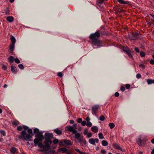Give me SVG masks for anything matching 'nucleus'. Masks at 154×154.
Instances as JSON below:
<instances>
[{
  "instance_id": "obj_42",
  "label": "nucleus",
  "mask_w": 154,
  "mask_h": 154,
  "mask_svg": "<svg viewBox=\"0 0 154 154\" xmlns=\"http://www.w3.org/2000/svg\"><path fill=\"white\" fill-rule=\"evenodd\" d=\"M125 87L127 89H129L130 87V85L129 84H126Z\"/></svg>"
},
{
  "instance_id": "obj_35",
  "label": "nucleus",
  "mask_w": 154,
  "mask_h": 154,
  "mask_svg": "<svg viewBox=\"0 0 154 154\" xmlns=\"http://www.w3.org/2000/svg\"><path fill=\"white\" fill-rule=\"evenodd\" d=\"M140 55L142 57H144L145 56V54L144 52H140Z\"/></svg>"
},
{
  "instance_id": "obj_54",
  "label": "nucleus",
  "mask_w": 154,
  "mask_h": 154,
  "mask_svg": "<svg viewBox=\"0 0 154 154\" xmlns=\"http://www.w3.org/2000/svg\"><path fill=\"white\" fill-rule=\"evenodd\" d=\"M114 95L116 97H117L119 96V93L118 92H116L115 94Z\"/></svg>"
},
{
  "instance_id": "obj_48",
  "label": "nucleus",
  "mask_w": 154,
  "mask_h": 154,
  "mask_svg": "<svg viewBox=\"0 0 154 154\" xmlns=\"http://www.w3.org/2000/svg\"><path fill=\"white\" fill-rule=\"evenodd\" d=\"M141 75L140 74L138 73L136 75V77L137 78L139 79H140L141 78Z\"/></svg>"
},
{
  "instance_id": "obj_51",
  "label": "nucleus",
  "mask_w": 154,
  "mask_h": 154,
  "mask_svg": "<svg viewBox=\"0 0 154 154\" xmlns=\"http://www.w3.org/2000/svg\"><path fill=\"white\" fill-rule=\"evenodd\" d=\"M0 133L3 136H5V133L4 131H0Z\"/></svg>"
},
{
  "instance_id": "obj_1",
  "label": "nucleus",
  "mask_w": 154,
  "mask_h": 154,
  "mask_svg": "<svg viewBox=\"0 0 154 154\" xmlns=\"http://www.w3.org/2000/svg\"><path fill=\"white\" fill-rule=\"evenodd\" d=\"M102 33L101 31L98 30L90 35L89 38L91 40V43L93 46H97V48L100 46L101 42L98 38Z\"/></svg>"
},
{
  "instance_id": "obj_34",
  "label": "nucleus",
  "mask_w": 154,
  "mask_h": 154,
  "mask_svg": "<svg viewBox=\"0 0 154 154\" xmlns=\"http://www.w3.org/2000/svg\"><path fill=\"white\" fill-rule=\"evenodd\" d=\"M92 123L90 122H88L86 123V125L88 127H90L92 126Z\"/></svg>"
},
{
  "instance_id": "obj_60",
  "label": "nucleus",
  "mask_w": 154,
  "mask_h": 154,
  "mask_svg": "<svg viewBox=\"0 0 154 154\" xmlns=\"http://www.w3.org/2000/svg\"><path fill=\"white\" fill-rule=\"evenodd\" d=\"M151 154H154V148H153V149H152V150L151 151Z\"/></svg>"
},
{
  "instance_id": "obj_64",
  "label": "nucleus",
  "mask_w": 154,
  "mask_h": 154,
  "mask_svg": "<svg viewBox=\"0 0 154 154\" xmlns=\"http://www.w3.org/2000/svg\"><path fill=\"white\" fill-rule=\"evenodd\" d=\"M67 154H72V153L69 151Z\"/></svg>"
},
{
  "instance_id": "obj_18",
  "label": "nucleus",
  "mask_w": 154,
  "mask_h": 154,
  "mask_svg": "<svg viewBox=\"0 0 154 154\" xmlns=\"http://www.w3.org/2000/svg\"><path fill=\"white\" fill-rule=\"evenodd\" d=\"M14 44H11L9 46L10 52L12 53L14 49Z\"/></svg>"
},
{
  "instance_id": "obj_58",
  "label": "nucleus",
  "mask_w": 154,
  "mask_h": 154,
  "mask_svg": "<svg viewBox=\"0 0 154 154\" xmlns=\"http://www.w3.org/2000/svg\"><path fill=\"white\" fill-rule=\"evenodd\" d=\"M105 0H100L98 2L100 4H101Z\"/></svg>"
},
{
  "instance_id": "obj_45",
  "label": "nucleus",
  "mask_w": 154,
  "mask_h": 154,
  "mask_svg": "<svg viewBox=\"0 0 154 154\" xmlns=\"http://www.w3.org/2000/svg\"><path fill=\"white\" fill-rule=\"evenodd\" d=\"M82 118H79L78 119L77 122L78 123H82Z\"/></svg>"
},
{
  "instance_id": "obj_13",
  "label": "nucleus",
  "mask_w": 154,
  "mask_h": 154,
  "mask_svg": "<svg viewBox=\"0 0 154 154\" xmlns=\"http://www.w3.org/2000/svg\"><path fill=\"white\" fill-rule=\"evenodd\" d=\"M113 146L115 149L122 151V148L120 147L117 143H113Z\"/></svg>"
},
{
  "instance_id": "obj_21",
  "label": "nucleus",
  "mask_w": 154,
  "mask_h": 154,
  "mask_svg": "<svg viewBox=\"0 0 154 154\" xmlns=\"http://www.w3.org/2000/svg\"><path fill=\"white\" fill-rule=\"evenodd\" d=\"M117 0L119 3L122 4H126L128 3V2L127 1H124V0Z\"/></svg>"
},
{
  "instance_id": "obj_43",
  "label": "nucleus",
  "mask_w": 154,
  "mask_h": 154,
  "mask_svg": "<svg viewBox=\"0 0 154 154\" xmlns=\"http://www.w3.org/2000/svg\"><path fill=\"white\" fill-rule=\"evenodd\" d=\"M132 38L131 39V40H136L137 39V37L135 35H133Z\"/></svg>"
},
{
  "instance_id": "obj_57",
  "label": "nucleus",
  "mask_w": 154,
  "mask_h": 154,
  "mask_svg": "<svg viewBox=\"0 0 154 154\" xmlns=\"http://www.w3.org/2000/svg\"><path fill=\"white\" fill-rule=\"evenodd\" d=\"M101 152L103 154H105L106 153V151L104 150H101Z\"/></svg>"
},
{
  "instance_id": "obj_11",
  "label": "nucleus",
  "mask_w": 154,
  "mask_h": 154,
  "mask_svg": "<svg viewBox=\"0 0 154 154\" xmlns=\"http://www.w3.org/2000/svg\"><path fill=\"white\" fill-rule=\"evenodd\" d=\"M60 151L62 152V153H65L67 154L70 151L66 148L62 147L59 149L58 151Z\"/></svg>"
},
{
  "instance_id": "obj_40",
  "label": "nucleus",
  "mask_w": 154,
  "mask_h": 154,
  "mask_svg": "<svg viewBox=\"0 0 154 154\" xmlns=\"http://www.w3.org/2000/svg\"><path fill=\"white\" fill-rule=\"evenodd\" d=\"M83 133L85 135H86V134H87L88 133V129H85Z\"/></svg>"
},
{
  "instance_id": "obj_8",
  "label": "nucleus",
  "mask_w": 154,
  "mask_h": 154,
  "mask_svg": "<svg viewBox=\"0 0 154 154\" xmlns=\"http://www.w3.org/2000/svg\"><path fill=\"white\" fill-rule=\"evenodd\" d=\"M99 108L98 105H95L92 106V113L93 114L96 115V112Z\"/></svg>"
},
{
  "instance_id": "obj_52",
  "label": "nucleus",
  "mask_w": 154,
  "mask_h": 154,
  "mask_svg": "<svg viewBox=\"0 0 154 154\" xmlns=\"http://www.w3.org/2000/svg\"><path fill=\"white\" fill-rule=\"evenodd\" d=\"M134 50L136 51L137 53H139V49L137 47H136L134 48Z\"/></svg>"
},
{
  "instance_id": "obj_4",
  "label": "nucleus",
  "mask_w": 154,
  "mask_h": 154,
  "mask_svg": "<svg viewBox=\"0 0 154 154\" xmlns=\"http://www.w3.org/2000/svg\"><path fill=\"white\" fill-rule=\"evenodd\" d=\"M34 140V142L35 146H38L39 148H41L42 147L43 144L42 142L44 139L43 135L38 136Z\"/></svg>"
},
{
  "instance_id": "obj_29",
  "label": "nucleus",
  "mask_w": 154,
  "mask_h": 154,
  "mask_svg": "<svg viewBox=\"0 0 154 154\" xmlns=\"http://www.w3.org/2000/svg\"><path fill=\"white\" fill-rule=\"evenodd\" d=\"M109 125L111 129L113 128L115 126L114 124L113 123H109Z\"/></svg>"
},
{
  "instance_id": "obj_36",
  "label": "nucleus",
  "mask_w": 154,
  "mask_h": 154,
  "mask_svg": "<svg viewBox=\"0 0 154 154\" xmlns=\"http://www.w3.org/2000/svg\"><path fill=\"white\" fill-rule=\"evenodd\" d=\"M18 66L20 69H24L23 66L22 64H20L18 65Z\"/></svg>"
},
{
  "instance_id": "obj_47",
  "label": "nucleus",
  "mask_w": 154,
  "mask_h": 154,
  "mask_svg": "<svg viewBox=\"0 0 154 154\" xmlns=\"http://www.w3.org/2000/svg\"><path fill=\"white\" fill-rule=\"evenodd\" d=\"M139 67L143 69H144L145 67V66L143 64H140L139 65Z\"/></svg>"
},
{
  "instance_id": "obj_9",
  "label": "nucleus",
  "mask_w": 154,
  "mask_h": 154,
  "mask_svg": "<svg viewBox=\"0 0 154 154\" xmlns=\"http://www.w3.org/2000/svg\"><path fill=\"white\" fill-rule=\"evenodd\" d=\"M34 133L36 134L35 135V137H37L38 136L42 135L43 133L42 132L40 131L39 130L35 128L34 129Z\"/></svg>"
},
{
  "instance_id": "obj_28",
  "label": "nucleus",
  "mask_w": 154,
  "mask_h": 154,
  "mask_svg": "<svg viewBox=\"0 0 154 154\" xmlns=\"http://www.w3.org/2000/svg\"><path fill=\"white\" fill-rule=\"evenodd\" d=\"M98 137L100 139H102L104 138V137L103 134L101 133H99L98 134Z\"/></svg>"
},
{
  "instance_id": "obj_56",
  "label": "nucleus",
  "mask_w": 154,
  "mask_h": 154,
  "mask_svg": "<svg viewBox=\"0 0 154 154\" xmlns=\"http://www.w3.org/2000/svg\"><path fill=\"white\" fill-rule=\"evenodd\" d=\"M90 118L89 117H87L85 119V120L87 122H90Z\"/></svg>"
},
{
  "instance_id": "obj_44",
  "label": "nucleus",
  "mask_w": 154,
  "mask_h": 154,
  "mask_svg": "<svg viewBox=\"0 0 154 154\" xmlns=\"http://www.w3.org/2000/svg\"><path fill=\"white\" fill-rule=\"evenodd\" d=\"M23 128L25 130H27L29 128V127L25 125H23Z\"/></svg>"
},
{
  "instance_id": "obj_15",
  "label": "nucleus",
  "mask_w": 154,
  "mask_h": 154,
  "mask_svg": "<svg viewBox=\"0 0 154 154\" xmlns=\"http://www.w3.org/2000/svg\"><path fill=\"white\" fill-rule=\"evenodd\" d=\"M54 131L55 133L58 135H61L62 133V131L61 130H59L58 128L54 129Z\"/></svg>"
},
{
  "instance_id": "obj_16",
  "label": "nucleus",
  "mask_w": 154,
  "mask_h": 154,
  "mask_svg": "<svg viewBox=\"0 0 154 154\" xmlns=\"http://www.w3.org/2000/svg\"><path fill=\"white\" fill-rule=\"evenodd\" d=\"M11 68L12 72L14 73H16L17 72V68L16 67L11 66Z\"/></svg>"
},
{
  "instance_id": "obj_3",
  "label": "nucleus",
  "mask_w": 154,
  "mask_h": 154,
  "mask_svg": "<svg viewBox=\"0 0 154 154\" xmlns=\"http://www.w3.org/2000/svg\"><path fill=\"white\" fill-rule=\"evenodd\" d=\"M45 144H43L42 147L38 149L39 152H43L45 154H54L55 153V151L51 150V149L50 145L48 143H45Z\"/></svg>"
},
{
  "instance_id": "obj_31",
  "label": "nucleus",
  "mask_w": 154,
  "mask_h": 154,
  "mask_svg": "<svg viewBox=\"0 0 154 154\" xmlns=\"http://www.w3.org/2000/svg\"><path fill=\"white\" fill-rule=\"evenodd\" d=\"M12 124L14 125L17 126L19 124V122L17 121H15L12 122Z\"/></svg>"
},
{
  "instance_id": "obj_41",
  "label": "nucleus",
  "mask_w": 154,
  "mask_h": 154,
  "mask_svg": "<svg viewBox=\"0 0 154 154\" xmlns=\"http://www.w3.org/2000/svg\"><path fill=\"white\" fill-rule=\"evenodd\" d=\"M57 75L59 77L61 78L63 76V74L61 72H58L57 73Z\"/></svg>"
},
{
  "instance_id": "obj_17",
  "label": "nucleus",
  "mask_w": 154,
  "mask_h": 154,
  "mask_svg": "<svg viewBox=\"0 0 154 154\" xmlns=\"http://www.w3.org/2000/svg\"><path fill=\"white\" fill-rule=\"evenodd\" d=\"M91 130L95 133L97 132L98 131V128L97 126H93L91 128Z\"/></svg>"
},
{
  "instance_id": "obj_6",
  "label": "nucleus",
  "mask_w": 154,
  "mask_h": 154,
  "mask_svg": "<svg viewBox=\"0 0 154 154\" xmlns=\"http://www.w3.org/2000/svg\"><path fill=\"white\" fill-rule=\"evenodd\" d=\"M77 125L76 124H74L72 126H68L66 127V130L69 132H72V134H74L77 132L76 127Z\"/></svg>"
},
{
  "instance_id": "obj_39",
  "label": "nucleus",
  "mask_w": 154,
  "mask_h": 154,
  "mask_svg": "<svg viewBox=\"0 0 154 154\" xmlns=\"http://www.w3.org/2000/svg\"><path fill=\"white\" fill-rule=\"evenodd\" d=\"M88 138H90L92 136V134L91 133L89 132L86 135Z\"/></svg>"
},
{
  "instance_id": "obj_26",
  "label": "nucleus",
  "mask_w": 154,
  "mask_h": 154,
  "mask_svg": "<svg viewBox=\"0 0 154 154\" xmlns=\"http://www.w3.org/2000/svg\"><path fill=\"white\" fill-rule=\"evenodd\" d=\"M10 152L12 154H14L16 151V148L14 147H12L10 150Z\"/></svg>"
},
{
  "instance_id": "obj_32",
  "label": "nucleus",
  "mask_w": 154,
  "mask_h": 154,
  "mask_svg": "<svg viewBox=\"0 0 154 154\" xmlns=\"http://www.w3.org/2000/svg\"><path fill=\"white\" fill-rule=\"evenodd\" d=\"M147 82L148 85H150L152 84V79H148L147 80Z\"/></svg>"
},
{
  "instance_id": "obj_55",
  "label": "nucleus",
  "mask_w": 154,
  "mask_h": 154,
  "mask_svg": "<svg viewBox=\"0 0 154 154\" xmlns=\"http://www.w3.org/2000/svg\"><path fill=\"white\" fill-rule=\"evenodd\" d=\"M2 68L4 70H6L7 69V67L5 65H3L2 66Z\"/></svg>"
},
{
  "instance_id": "obj_27",
  "label": "nucleus",
  "mask_w": 154,
  "mask_h": 154,
  "mask_svg": "<svg viewBox=\"0 0 154 154\" xmlns=\"http://www.w3.org/2000/svg\"><path fill=\"white\" fill-rule=\"evenodd\" d=\"M75 150L80 154H85V152L80 151L79 149H75Z\"/></svg>"
},
{
  "instance_id": "obj_23",
  "label": "nucleus",
  "mask_w": 154,
  "mask_h": 154,
  "mask_svg": "<svg viewBox=\"0 0 154 154\" xmlns=\"http://www.w3.org/2000/svg\"><path fill=\"white\" fill-rule=\"evenodd\" d=\"M8 59L10 63H12L14 60V57L12 56H11L8 57Z\"/></svg>"
},
{
  "instance_id": "obj_38",
  "label": "nucleus",
  "mask_w": 154,
  "mask_h": 154,
  "mask_svg": "<svg viewBox=\"0 0 154 154\" xmlns=\"http://www.w3.org/2000/svg\"><path fill=\"white\" fill-rule=\"evenodd\" d=\"M14 61L15 62L17 63L18 64L20 63V60H19V59H18L17 58L14 59Z\"/></svg>"
},
{
  "instance_id": "obj_46",
  "label": "nucleus",
  "mask_w": 154,
  "mask_h": 154,
  "mask_svg": "<svg viewBox=\"0 0 154 154\" xmlns=\"http://www.w3.org/2000/svg\"><path fill=\"white\" fill-rule=\"evenodd\" d=\"M81 124L82 126H85L86 125V122L85 121H82Z\"/></svg>"
},
{
  "instance_id": "obj_53",
  "label": "nucleus",
  "mask_w": 154,
  "mask_h": 154,
  "mask_svg": "<svg viewBox=\"0 0 154 154\" xmlns=\"http://www.w3.org/2000/svg\"><path fill=\"white\" fill-rule=\"evenodd\" d=\"M120 90L122 91L123 92L125 90V88L124 87L122 86L121 87Z\"/></svg>"
},
{
  "instance_id": "obj_5",
  "label": "nucleus",
  "mask_w": 154,
  "mask_h": 154,
  "mask_svg": "<svg viewBox=\"0 0 154 154\" xmlns=\"http://www.w3.org/2000/svg\"><path fill=\"white\" fill-rule=\"evenodd\" d=\"M53 137V134L52 133H46L45 134L44 137L45 140L44 141V143H48L49 144H51L52 142L50 139L52 138Z\"/></svg>"
},
{
  "instance_id": "obj_10",
  "label": "nucleus",
  "mask_w": 154,
  "mask_h": 154,
  "mask_svg": "<svg viewBox=\"0 0 154 154\" xmlns=\"http://www.w3.org/2000/svg\"><path fill=\"white\" fill-rule=\"evenodd\" d=\"M89 142L90 144L92 145H94L95 142L97 143H98L99 140L97 138H95V139L91 138L89 139Z\"/></svg>"
},
{
  "instance_id": "obj_59",
  "label": "nucleus",
  "mask_w": 154,
  "mask_h": 154,
  "mask_svg": "<svg viewBox=\"0 0 154 154\" xmlns=\"http://www.w3.org/2000/svg\"><path fill=\"white\" fill-rule=\"evenodd\" d=\"M74 121L73 120H71L70 121V123L71 124H74Z\"/></svg>"
},
{
  "instance_id": "obj_37",
  "label": "nucleus",
  "mask_w": 154,
  "mask_h": 154,
  "mask_svg": "<svg viewBox=\"0 0 154 154\" xmlns=\"http://www.w3.org/2000/svg\"><path fill=\"white\" fill-rule=\"evenodd\" d=\"M23 128V127L21 126H19L17 127V130L18 131H22Z\"/></svg>"
},
{
  "instance_id": "obj_2",
  "label": "nucleus",
  "mask_w": 154,
  "mask_h": 154,
  "mask_svg": "<svg viewBox=\"0 0 154 154\" xmlns=\"http://www.w3.org/2000/svg\"><path fill=\"white\" fill-rule=\"evenodd\" d=\"M27 132L28 134H27L25 131H22L21 134L18 136L19 138L26 141L29 140V139L32 137L30 134L32 133V131L31 129L28 128Z\"/></svg>"
},
{
  "instance_id": "obj_63",
  "label": "nucleus",
  "mask_w": 154,
  "mask_h": 154,
  "mask_svg": "<svg viewBox=\"0 0 154 154\" xmlns=\"http://www.w3.org/2000/svg\"><path fill=\"white\" fill-rule=\"evenodd\" d=\"M150 15L151 17H152L154 18V15L151 14H150Z\"/></svg>"
},
{
  "instance_id": "obj_22",
  "label": "nucleus",
  "mask_w": 154,
  "mask_h": 154,
  "mask_svg": "<svg viewBox=\"0 0 154 154\" xmlns=\"http://www.w3.org/2000/svg\"><path fill=\"white\" fill-rule=\"evenodd\" d=\"M83 138H82L79 140V143L81 144L85 145L86 144V141L85 140H83Z\"/></svg>"
},
{
  "instance_id": "obj_50",
  "label": "nucleus",
  "mask_w": 154,
  "mask_h": 154,
  "mask_svg": "<svg viewBox=\"0 0 154 154\" xmlns=\"http://www.w3.org/2000/svg\"><path fill=\"white\" fill-rule=\"evenodd\" d=\"M5 13L6 14H7V15H8V14H9V12L8 10V9H7L5 10Z\"/></svg>"
},
{
  "instance_id": "obj_49",
  "label": "nucleus",
  "mask_w": 154,
  "mask_h": 154,
  "mask_svg": "<svg viewBox=\"0 0 154 154\" xmlns=\"http://www.w3.org/2000/svg\"><path fill=\"white\" fill-rule=\"evenodd\" d=\"M150 63L151 64H154V59H151L150 61Z\"/></svg>"
},
{
  "instance_id": "obj_20",
  "label": "nucleus",
  "mask_w": 154,
  "mask_h": 154,
  "mask_svg": "<svg viewBox=\"0 0 154 154\" xmlns=\"http://www.w3.org/2000/svg\"><path fill=\"white\" fill-rule=\"evenodd\" d=\"M7 20L10 23L12 22L14 20V17L12 16H9L6 18Z\"/></svg>"
},
{
  "instance_id": "obj_62",
  "label": "nucleus",
  "mask_w": 154,
  "mask_h": 154,
  "mask_svg": "<svg viewBox=\"0 0 154 154\" xmlns=\"http://www.w3.org/2000/svg\"><path fill=\"white\" fill-rule=\"evenodd\" d=\"M8 85L6 84H5L4 85L3 87L5 88H6L7 87Z\"/></svg>"
},
{
  "instance_id": "obj_19",
  "label": "nucleus",
  "mask_w": 154,
  "mask_h": 154,
  "mask_svg": "<svg viewBox=\"0 0 154 154\" xmlns=\"http://www.w3.org/2000/svg\"><path fill=\"white\" fill-rule=\"evenodd\" d=\"M63 143L66 145L70 146L72 144L71 142L69 140L65 139L63 140Z\"/></svg>"
},
{
  "instance_id": "obj_30",
  "label": "nucleus",
  "mask_w": 154,
  "mask_h": 154,
  "mask_svg": "<svg viewBox=\"0 0 154 154\" xmlns=\"http://www.w3.org/2000/svg\"><path fill=\"white\" fill-rule=\"evenodd\" d=\"M59 140L57 139H54L53 141V143L54 144H57Z\"/></svg>"
},
{
  "instance_id": "obj_24",
  "label": "nucleus",
  "mask_w": 154,
  "mask_h": 154,
  "mask_svg": "<svg viewBox=\"0 0 154 154\" xmlns=\"http://www.w3.org/2000/svg\"><path fill=\"white\" fill-rule=\"evenodd\" d=\"M10 39L11 41L12 44H15L16 41L15 37L13 36H11V37Z\"/></svg>"
},
{
  "instance_id": "obj_7",
  "label": "nucleus",
  "mask_w": 154,
  "mask_h": 154,
  "mask_svg": "<svg viewBox=\"0 0 154 154\" xmlns=\"http://www.w3.org/2000/svg\"><path fill=\"white\" fill-rule=\"evenodd\" d=\"M124 52H125L128 55V56L131 58L133 59V57L132 55L133 51L128 48L126 49L123 50Z\"/></svg>"
},
{
  "instance_id": "obj_33",
  "label": "nucleus",
  "mask_w": 154,
  "mask_h": 154,
  "mask_svg": "<svg viewBox=\"0 0 154 154\" xmlns=\"http://www.w3.org/2000/svg\"><path fill=\"white\" fill-rule=\"evenodd\" d=\"M105 119V117L103 116H101L100 117L99 120L100 121H103Z\"/></svg>"
},
{
  "instance_id": "obj_61",
  "label": "nucleus",
  "mask_w": 154,
  "mask_h": 154,
  "mask_svg": "<svg viewBox=\"0 0 154 154\" xmlns=\"http://www.w3.org/2000/svg\"><path fill=\"white\" fill-rule=\"evenodd\" d=\"M151 142L152 143L154 144V138L151 140Z\"/></svg>"
},
{
  "instance_id": "obj_12",
  "label": "nucleus",
  "mask_w": 154,
  "mask_h": 154,
  "mask_svg": "<svg viewBox=\"0 0 154 154\" xmlns=\"http://www.w3.org/2000/svg\"><path fill=\"white\" fill-rule=\"evenodd\" d=\"M73 134H75V137L78 139L79 141L82 138V137H81L80 134L77 132V131Z\"/></svg>"
},
{
  "instance_id": "obj_25",
  "label": "nucleus",
  "mask_w": 154,
  "mask_h": 154,
  "mask_svg": "<svg viewBox=\"0 0 154 154\" xmlns=\"http://www.w3.org/2000/svg\"><path fill=\"white\" fill-rule=\"evenodd\" d=\"M108 144L107 142L105 140H103L102 141V145L103 146H106Z\"/></svg>"
},
{
  "instance_id": "obj_14",
  "label": "nucleus",
  "mask_w": 154,
  "mask_h": 154,
  "mask_svg": "<svg viewBox=\"0 0 154 154\" xmlns=\"http://www.w3.org/2000/svg\"><path fill=\"white\" fill-rule=\"evenodd\" d=\"M136 141L137 144L140 146H142L143 145V141L140 138H138L136 140Z\"/></svg>"
}]
</instances>
